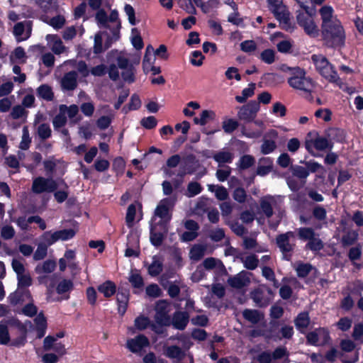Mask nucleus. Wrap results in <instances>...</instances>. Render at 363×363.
I'll return each mask as SVG.
<instances>
[{
	"instance_id": "nucleus-1",
	"label": "nucleus",
	"mask_w": 363,
	"mask_h": 363,
	"mask_svg": "<svg viewBox=\"0 0 363 363\" xmlns=\"http://www.w3.org/2000/svg\"><path fill=\"white\" fill-rule=\"evenodd\" d=\"M322 33L326 43L332 47L342 46L345 43V31L340 21L333 16V9L324 6L320 9Z\"/></svg>"
},
{
	"instance_id": "nucleus-2",
	"label": "nucleus",
	"mask_w": 363,
	"mask_h": 363,
	"mask_svg": "<svg viewBox=\"0 0 363 363\" xmlns=\"http://www.w3.org/2000/svg\"><path fill=\"white\" fill-rule=\"evenodd\" d=\"M89 5L93 10H98L96 13V21L100 28H108L111 33V40H116L119 38L121 22L118 18V11L113 10L108 17L106 12L99 9L101 0H89Z\"/></svg>"
},
{
	"instance_id": "nucleus-3",
	"label": "nucleus",
	"mask_w": 363,
	"mask_h": 363,
	"mask_svg": "<svg viewBox=\"0 0 363 363\" xmlns=\"http://www.w3.org/2000/svg\"><path fill=\"white\" fill-rule=\"evenodd\" d=\"M311 60L316 71L323 77L332 83L338 84L340 82V77L337 72L325 57L322 55H313Z\"/></svg>"
},
{
	"instance_id": "nucleus-4",
	"label": "nucleus",
	"mask_w": 363,
	"mask_h": 363,
	"mask_svg": "<svg viewBox=\"0 0 363 363\" xmlns=\"http://www.w3.org/2000/svg\"><path fill=\"white\" fill-rule=\"evenodd\" d=\"M289 69L291 72V76L288 79V83L291 87L306 92L312 91L315 86L314 82L310 77H306L303 69L299 67L289 68Z\"/></svg>"
},
{
	"instance_id": "nucleus-5",
	"label": "nucleus",
	"mask_w": 363,
	"mask_h": 363,
	"mask_svg": "<svg viewBox=\"0 0 363 363\" xmlns=\"http://www.w3.org/2000/svg\"><path fill=\"white\" fill-rule=\"evenodd\" d=\"M174 199L172 198H166L160 201L155 211L152 223L164 225L169 222L171 219L170 210L174 206Z\"/></svg>"
},
{
	"instance_id": "nucleus-6",
	"label": "nucleus",
	"mask_w": 363,
	"mask_h": 363,
	"mask_svg": "<svg viewBox=\"0 0 363 363\" xmlns=\"http://www.w3.org/2000/svg\"><path fill=\"white\" fill-rule=\"evenodd\" d=\"M269 10L273 13L275 18L287 28L290 25V13L286 6L283 4V0H267Z\"/></svg>"
},
{
	"instance_id": "nucleus-7",
	"label": "nucleus",
	"mask_w": 363,
	"mask_h": 363,
	"mask_svg": "<svg viewBox=\"0 0 363 363\" xmlns=\"http://www.w3.org/2000/svg\"><path fill=\"white\" fill-rule=\"evenodd\" d=\"M58 186L59 184L57 183V181H55L50 178L39 177L33 180L32 191L35 194L52 192L57 189Z\"/></svg>"
},
{
	"instance_id": "nucleus-8",
	"label": "nucleus",
	"mask_w": 363,
	"mask_h": 363,
	"mask_svg": "<svg viewBox=\"0 0 363 363\" xmlns=\"http://www.w3.org/2000/svg\"><path fill=\"white\" fill-rule=\"evenodd\" d=\"M155 320L157 324L170 325L171 320L169 316L170 305L166 301H159L155 306Z\"/></svg>"
},
{
	"instance_id": "nucleus-9",
	"label": "nucleus",
	"mask_w": 363,
	"mask_h": 363,
	"mask_svg": "<svg viewBox=\"0 0 363 363\" xmlns=\"http://www.w3.org/2000/svg\"><path fill=\"white\" fill-rule=\"evenodd\" d=\"M297 21L310 36L315 37L318 35L319 30L311 16L300 13L297 16Z\"/></svg>"
},
{
	"instance_id": "nucleus-10",
	"label": "nucleus",
	"mask_w": 363,
	"mask_h": 363,
	"mask_svg": "<svg viewBox=\"0 0 363 363\" xmlns=\"http://www.w3.org/2000/svg\"><path fill=\"white\" fill-rule=\"evenodd\" d=\"M307 342L315 346L323 345L328 342L329 333L325 328H318L307 335Z\"/></svg>"
},
{
	"instance_id": "nucleus-11",
	"label": "nucleus",
	"mask_w": 363,
	"mask_h": 363,
	"mask_svg": "<svg viewBox=\"0 0 363 363\" xmlns=\"http://www.w3.org/2000/svg\"><path fill=\"white\" fill-rule=\"evenodd\" d=\"M148 339L143 335H139L127 340V348L133 353L140 352L143 348L149 346Z\"/></svg>"
},
{
	"instance_id": "nucleus-12",
	"label": "nucleus",
	"mask_w": 363,
	"mask_h": 363,
	"mask_svg": "<svg viewBox=\"0 0 363 363\" xmlns=\"http://www.w3.org/2000/svg\"><path fill=\"white\" fill-rule=\"evenodd\" d=\"M306 147L309 152H313L315 149L316 150L323 151L328 148H331L332 145L329 140L323 136H317L315 138L307 140Z\"/></svg>"
},
{
	"instance_id": "nucleus-13",
	"label": "nucleus",
	"mask_w": 363,
	"mask_h": 363,
	"mask_svg": "<svg viewBox=\"0 0 363 363\" xmlns=\"http://www.w3.org/2000/svg\"><path fill=\"white\" fill-rule=\"evenodd\" d=\"M13 33L18 42L27 40L31 33L30 22L25 21L16 23L13 27Z\"/></svg>"
},
{
	"instance_id": "nucleus-14",
	"label": "nucleus",
	"mask_w": 363,
	"mask_h": 363,
	"mask_svg": "<svg viewBox=\"0 0 363 363\" xmlns=\"http://www.w3.org/2000/svg\"><path fill=\"white\" fill-rule=\"evenodd\" d=\"M250 273L242 271L234 277H231L228 279V284L236 289H241L247 286L250 283Z\"/></svg>"
},
{
	"instance_id": "nucleus-15",
	"label": "nucleus",
	"mask_w": 363,
	"mask_h": 363,
	"mask_svg": "<svg viewBox=\"0 0 363 363\" xmlns=\"http://www.w3.org/2000/svg\"><path fill=\"white\" fill-rule=\"evenodd\" d=\"M48 45L55 55H60L67 51L60 38L57 35L48 34L45 37Z\"/></svg>"
},
{
	"instance_id": "nucleus-16",
	"label": "nucleus",
	"mask_w": 363,
	"mask_h": 363,
	"mask_svg": "<svg viewBox=\"0 0 363 363\" xmlns=\"http://www.w3.org/2000/svg\"><path fill=\"white\" fill-rule=\"evenodd\" d=\"M293 238V233L288 232L285 234L279 235L277 238V245L283 253H286L292 250L294 243L291 242V240Z\"/></svg>"
},
{
	"instance_id": "nucleus-17",
	"label": "nucleus",
	"mask_w": 363,
	"mask_h": 363,
	"mask_svg": "<svg viewBox=\"0 0 363 363\" xmlns=\"http://www.w3.org/2000/svg\"><path fill=\"white\" fill-rule=\"evenodd\" d=\"M278 199L267 196L263 197L260 201V206L263 213L267 218H270L273 214V208L276 207Z\"/></svg>"
},
{
	"instance_id": "nucleus-18",
	"label": "nucleus",
	"mask_w": 363,
	"mask_h": 363,
	"mask_svg": "<svg viewBox=\"0 0 363 363\" xmlns=\"http://www.w3.org/2000/svg\"><path fill=\"white\" fill-rule=\"evenodd\" d=\"M189 318L187 313L177 311L174 313L171 323L176 329L184 330L189 322Z\"/></svg>"
},
{
	"instance_id": "nucleus-19",
	"label": "nucleus",
	"mask_w": 363,
	"mask_h": 363,
	"mask_svg": "<svg viewBox=\"0 0 363 363\" xmlns=\"http://www.w3.org/2000/svg\"><path fill=\"white\" fill-rule=\"evenodd\" d=\"M272 363H288L289 353L284 347L277 348L274 352L271 354Z\"/></svg>"
},
{
	"instance_id": "nucleus-20",
	"label": "nucleus",
	"mask_w": 363,
	"mask_h": 363,
	"mask_svg": "<svg viewBox=\"0 0 363 363\" xmlns=\"http://www.w3.org/2000/svg\"><path fill=\"white\" fill-rule=\"evenodd\" d=\"M154 49L151 45H148L146 48V52L143 62V67L145 73H148L150 72V67H152L155 63V57L152 55Z\"/></svg>"
},
{
	"instance_id": "nucleus-21",
	"label": "nucleus",
	"mask_w": 363,
	"mask_h": 363,
	"mask_svg": "<svg viewBox=\"0 0 363 363\" xmlns=\"http://www.w3.org/2000/svg\"><path fill=\"white\" fill-rule=\"evenodd\" d=\"M10 61L12 64H23L26 62L27 56L22 47H17L10 55Z\"/></svg>"
},
{
	"instance_id": "nucleus-22",
	"label": "nucleus",
	"mask_w": 363,
	"mask_h": 363,
	"mask_svg": "<svg viewBox=\"0 0 363 363\" xmlns=\"http://www.w3.org/2000/svg\"><path fill=\"white\" fill-rule=\"evenodd\" d=\"M216 118V113L211 110H203L200 114V117H195L194 123L196 125H205L209 121H213Z\"/></svg>"
},
{
	"instance_id": "nucleus-23",
	"label": "nucleus",
	"mask_w": 363,
	"mask_h": 363,
	"mask_svg": "<svg viewBox=\"0 0 363 363\" xmlns=\"http://www.w3.org/2000/svg\"><path fill=\"white\" fill-rule=\"evenodd\" d=\"M77 86V73L69 72L62 79V86L67 90H72Z\"/></svg>"
},
{
	"instance_id": "nucleus-24",
	"label": "nucleus",
	"mask_w": 363,
	"mask_h": 363,
	"mask_svg": "<svg viewBox=\"0 0 363 363\" xmlns=\"http://www.w3.org/2000/svg\"><path fill=\"white\" fill-rule=\"evenodd\" d=\"M98 291L106 298H109L116 293V286L113 282L106 281L98 286Z\"/></svg>"
},
{
	"instance_id": "nucleus-25",
	"label": "nucleus",
	"mask_w": 363,
	"mask_h": 363,
	"mask_svg": "<svg viewBox=\"0 0 363 363\" xmlns=\"http://www.w3.org/2000/svg\"><path fill=\"white\" fill-rule=\"evenodd\" d=\"M116 300L118 305V312L121 315H123L126 311L129 300L128 292L127 291L118 292L116 295Z\"/></svg>"
},
{
	"instance_id": "nucleus-26",
	"label": "nucleus",
	"mask_w": 363,
	"mask_h": 363,
	"mask_svg": "<svg viewBox=\"0 0 363 363\" xmlns=\"http://www.w3.org/2000/svg\"><path fill=\"white\" fill-rule=\"evenodd\" d=\"M207 246L204 245H194L189 252L191 259L198 261L201 259L206 253Z\"/></svg>"
},
{
	"instance_id": "nucleus-27",
	"label": "nucleus",
	"mask_w": 363,
	"mask_h": 363,
	"mask_svg": "<svg viewBox=\"0 0 363 363\" xmlns=\"http://www.w3.org/2000/svg\"><path fill=\"white\" fill-rule=\"evenodd\" d=\"M34 321L36 325L37 336L38 338H41L45 334L47 328L46 319L42 313H39Z\"/></svg>"
},
{
	"instance_id": "nucleus-28",
	"label": "nucleus",
	"mask_w": 363,
	"mask_h": 363,
	"mask_svg": "<svg viewBox=\"0 0 363 363\" xmlns=\"http://www.w3.org/2000/svg\"><path fill=\"white\" fill-rule=\"evenodd\" d=\"M194 4L200 7L205 13L210 12L212 9L218 7L219 0H208L206 2H202V0H193Z\"/></svg>"
},
{
	"instance_id": "nucleus-29",
	"label": "nucleus",
	"mask_w": 363,
	"mask_h": 363,
	"mask_svg": "<svg viewBox=\"0 0 363 363\" xmlns=\"http://www.w3.org/2000/svg\"><path fill=\"white\" fill-rule=\"evenodd\" d=\"M243 317L249 322L255 324L263 319V315L256 310L246 309L242 313Z\"/></svg>"
},
{
	"instance_id": "nucleus-30",
	"label": "nucleus",
	"mask_w": 363,
	"mask_h": 363,
	"mask_svg": "<svg viewBox=\"0 0 363 363\" xmlns=\"http://www.w3.org/2000/svg\"><path fill=\"white\" fill-rule=\"evenodd\" d=\"M57 183L59 184L57 189H60L55 193L54 196L57 202L62 203L68 196V186L62 180L57 181Z\"/></svg>"
},
{
	"instance_id": "nucleus-31",
	"label": "nucleus",
	"mask_w": 363,
	"mask_h": 363,
	"mask_svg": "<svg viewBox=\"0 0 363 363\" xmlns=\"http://www.w3.org/2000/svg\"><path fill=\"white\" fill-rule=\"evenodd\" d=\"M164 354L170 359L180 360L183 358L184 353L182 350L177 346H169L165 349Z\"/></svg>"
},
{
	"instance_id": "nucleus-32",
	"label": "nucleus",
	"mask_w": 363,
	"mask_h": 363,
	"mask_svg": "<svg viewBox=\"0 0 363 363\" xmlns=\"http://www.w3.org/2000/svg\"><path fill=\"white\" fill-rule=\"evenodd\" d=\"M137 207L140 208V205L139 203H132L128 208L125 220L128 228H132L133 225L134 220L136 218Z\"/></svg>"
},
{
	"instance_id": "nucleus-33",
	"label": "nucleus",
	"mask_w": 363,
	"mask_h": 363,
	"mask_svg": "<svg viewBox=\"0 0 363 363\" xmlns=\"http://www.w3.org/2000/svg\"><path fill=\"white\" fill-rule=\"evenodd\" d=\"M208 189L211 192H214L216 197L218 200L224 201L228 196V193L226 189L223 186L208 184Z\"/></svg>"
},
{
	"instance_id": "nucleus-34",
	"label": "nucleus",
	"mask_w": 363,
	"mask_h": 363,
	"mask_svg": "<svg viewBox=\"0 0 363 363\" xmlns=\"http://www.w3.org/2000/svg\"><path fill=\"white\" fill-rule=\"evenodd\" d=\"M156 225L157 224L153 223L151 224L150 241L153 245L158 247L162 244L164 235L161 233L156 232Z\"/></svg>"
},
{
	"instance_id": "nucleus-35",
	"label": "nucleus",
	"mask_w": 363,
	"mask_h": 363,
	"mask_svg": "<svg viewBox=\"0 0 363 363\" xmlns=\"http://www.w3.org/2000/svg\"><path fill=\"white\" fill-rule=\"evenodd\" d=\"M162 270V262L156 256L153 257L152 262L148 267V272L151 276L158 275Z\"/></svg>"
},
{
	"instance_id": "nucleus-36",
	"label": "nucleus",
	"mask_w": 363,
	"mask_h": 363,
	"mask_svg": "<svg viewBox=\"0 0 363 363\" xmlns=\"http://www.w3.org/2000/svg\"><path fill=\"white\" fill-rule=\"evenodd\" d=\"M310 322L308 314L307 313H300L295 320V325L300 331L304 330Z\"/></svg>"
},
{
	"instance_id": "nucleus-37",
	"label": "nucleus",
	"mask_w": 363,
	"mask_h": 363,
	"mask_svg": "<svg viewBox=\"0 0 363 363\" xmlns=\"http://www.w3.org/2000/svg\"><path fill=\"white\" fill-rule=\"evenodd\" d=\"M255 89V84L251 83L248 85V87L245 88L242 91L241 96H237L235 99L239 103H244L247 98L251 97L254 93Z\"/></svg>"
},
{
	"instance_id": "nucleus-38",
	"label": "nucleus",
	"mask_w": 363,
	"mask_h": 363,
	"mask_svg": "<svg viewBox=\"0 0 363 363\" xmlns=\"http://www.w3.org/2000/svg\"><path fill=\"white\" fill-rule=\"evenodd\" d=\"M56 263L53 260H46L42 264H39L36 267L38 273H51L55 270Z\"/></svg>"
},
{
	"instance_id": "nucleus-39",
	"label": "nucleus",
	"mask_w": 363,
	"mask_h": 363,
	"mask_svg": "<svg viewBox=\"0 0 363 363\" xmlns=\"http://www.w3.org/2000/svg\"><path fill=\"white\" fill-rule=\"evenodd\" d=\"M73 289V282L69 279H62L60 281L56 288V291L59 294L69 292Z\"/></svg>"
},
{
	"instance_id": "nucleus-40",
	"label": "nucleus",
	"mask_w": 363,
	"mask_h": 363,
	"mask_svg": "<svg viewBox=\"0 0 363 363\" xmlns=\"http://www.w3.org/2000/svg\"><path fill=\"white\" fill-rule=\"evenodd\" d=\"M213 159L219 164L230 163L233 161V155L228 151H221L214 155Z\"/></svg>"
},
{
	"instance_id": "nucleus-41",
	"label": "nucleus",
	"mask_w": 363,
	"mask_h": 363,
	"mask_svg": "<svg viewBox=\"0 0 363 363\" xmlns=\"http://www.w3.org/2000/svg\"><path fill=\"white\" fill-rule=\"evenodd\" d=\"M277 147L276 142L274 140L264 138L263 143L261 146V152L264 155H268L272 152Z\"/></svg>"
},
{
	"instance_id": "nucleus-42",
	"label": "nucleus",
	"mask_w": 363,
	"mask_h": 363,
	"mask_svg": "<svg viewBox=\"0 0 363 363\" xmlns=\"http://www.w3.org/2000/svg\"><path fill=\"white\" fill-rule=\"evenodd\" d=\"M37 93L39 97L48 101L51 100L53 96L51 88L46 84L40 86L37 89Z\"/></svg>"
},
{
	"instance_id": "nucleus-43",
	"label": "nucleus",
	"mask_w": 363,
	"mask_h": 363,
	"mask_svg": "<svg viewBox=\"0 0 363 363\" xmlns=\"http://www.w3.org/2000/svg\"><path fill=\"white\" fill-rule=\"evenodd\" d=\"M40 242L45 245L46 247L50 246L53 245L55 242H57L56 236L54 232L52 231H46L45 232L40 238Z\"/></svg>"
},
{
	"instance_id": "nucleus-44",
	"label": "nucleus",
	"mask_w": 363,
	"mask_h": 363,
	"mask_svg": "<svg viewBox=\"0 0 363 363\" xmlns=\"http://www.w3.org/2000/svg\"><path fill=\"white\" fill-rule=\"evenodd\" d=\"M244 267L248 269H255L258 265V259L254 255H248L242 258Z\"/></svg>"
},
{
	"instance_id": "nucleus-45",
	"label": "nucleus",
	"mask_w": 363,
	"mask_h": 363,
	"mask_svg": "<svg viewBox=\"0 0 363 363\" xmlns=\"http://www.w3.org/2000/svg\"><path fill=\"white\" fill-rule=\"evenodd\" d=\"M54 233L56 236L57 241L68 240L72 238L75 235V232L72 229H65V230H58V231H55Z\"/></svg>"
},
{
	"instance_id": "nucleus-46",
	"label": "nucleus",
	"mask_w": 363,
	"mask_h": 363,
	"mask_svg": "<svg viewBox=\"0 0 363 363\" xmlns=\"http://www.w3.org/2000/svg\"><path fill=\"white\" fill-rule=\"evenodd\" d=\"M201 191H202V187L200 185V184H199L196 182H191L187 186V190H186V195L188 197H193V196H195L196 195L200 194L201 192Z\"/></svg>"
},
{
	"instance_id": "nucleus-47",
	"label": "nucleus",
	"mask_w": 363,
	"mask_h": 363,
	"mask_svg": "<svg viewBox=\"0 0 363 363\" xmlns=\"http://www.w3.org/2000/svg\"><path fill=\"white\" fill-rule=\"evenodd\" d=\"M46 22L48 25L57 30L62 28V26L65 25V18L62 15H57L48 19L46 21Z\"/></svg>"
},
{
	"instance_id": "nucleus-48",
	"label": "nucleus",
	"mask_w": 363,
	"mask_h": 363,
	"mask_svg": "<svg viewBox=\"0 0 363 363\" xmlns=\"http://www.w3.org/2000/svg\"><path fill=\"white\" fill-rule=\"evenodd\" d=\"M31 139L30 138L29 131L27 127H23L22 130L21 141L19 145V147L21 150H28L30 146Z\"/></svg>"
},
{
	"instance_id": "nucleus-49",
	"label": "nucleus",
	"mask_w": 363,
	"mask_h": 363,
	"mask_svg": "<svg viewBox=\"0 0 363 363\" xmlns=\"http://www.w3.org/2000/svg\"><path fill=\"white\" fill-rule=\"evenodd\" d=\"M60 111H63L66 116H67L70 119H73L77 114L79 108L77 105H71L69 106L61 105L60 106Z\"/></svg>"
},
{
	"instance_id": "nucleus-50",
	"label": "nucleus",
	"mask_w": 363,
	"mask_h": 363,
	"mask_svg": "<svg viewBox=\"0 0 363 363\" xmlns=\"http://www.w3.org/2000/svg\"><path fill=\"white\" fill-rule=\"evenodd\" d=\"M312 267L309 264L298 263L295 266V269L298 277H305L311 272Z\"/></svg>"
},
{
	"instance_id": "nucleus-51",
	"label": "nucleus",
	"mask_w": 363,
	"mask_h": 363,
	"mask_svg": "<svg viewBox=\"0 0 363 363\" xmlns=\"http://www.w3.org/2000/svg\"><path fill=\"white\" fill-rule=\"evenodd\" d=\"M203 265L206 269H219L223 267L222 262L219 259L213 257L206 258L203 262Z\"/></svg>"
},
{
	"instance_id": "nucleus-52",
	"label": "nucleus",
	"mask_w": 363,
	"mask_h": 363,
	"mask_svg": "<svg viewBox=\"0 0 363 363\" xmlns=\"http://www.w3.org/2000/svg\"><path fill=\"white\" fill-rule=\"evenodd\" d=\"M131 42L134 48L137 50H140L143 47V40L136 28L132 29Z\"/></svg>"
},
{
	"instance_id": "nucleus-53",
	"label": "nucleus",
	"mask_w": 363,
	"mask_h": 363,
	"mask_svg": "<svg viewBox=\"0 0 363 363\" xmlns=\"http://www.w3.org/2000/svg\"><path fill=\"white\" fill-rule=\"evenodd\" d=\"M179 6L182 9L185 10L188 13L196 14V9L194 5V2L193 0H179Z\"/></svg>"
},
{
	"instance_id": "nucleus-54",
	"label": "nucleus",
	"mask_w": 363,
	"mask_h": 363,
	"mask_svg": "<svg viewBox=\"0 0 363 363\" xmlns=\"http://www.w3.org/2000/svg\"><path fill=\"white\" fill-rule=\"evenodd\" d=\"M260 58L264 62L270 65L275 60L274 51L271 49H267L260 54Z\"/></svg>"
},
{
	"instance_id": "nucleus-55",
	"label": "nucleus",
	"mask_w": 363,
	"mask_h": 363,
	"mask_svg": "<svg viewBox=\"0 0 363 363\" xmlns=\"http://www.w3.org/2000/svg\"><path fill=\"white\" fill-rule=\"evenodd\" d=\"M129 281L135 288H141L143 286V278L136 272H131L129 276Z\"/></svg>"
},
{
	"instance_id": "nucleus-56",
	"label": "nucleus",
	"mask_w": 363,
	"mask_h": 363,
	"mask_svg": "<svg viewBox=\"0 0 363 363\" xmlns=\"http://www.w3.org/2000/svg\"><path fill=\"white\" fill-rule=\"evenodd\" d=\"M67 64H70L72 66L76 67L79 73H81L84 77H86L89 71L87 68L86 63L83 61H79L75 64V62L72 60H69L66 62Z\"/></svg>"
},
{
	"instance_id": "nucleus-57",
	"label": "nucleus",
	"mask_w": 363,
	"mask_h": 363,
	"mask_svg": "<svg viewBox=\"0 0 363 363\" xmlns=\"http://www.w3.org/2000/svg\"><path fill=\"white\" fill-rule=\"evenodd\" d=\"M200 108V104L196 101H190L186 104V106L183 109V113L185 116L191 117L194 115L193 110Z\"/></svg>"
},
{
	"instance_id": "nucleus-58",
	"label": "nucleus",
	"mask_w": 363,
	"mask_h": 363,
	"mask_svg": "<svg viewBox=\"0 0 363 363\" xmlns=\"http://www.w3.org/2000/svg\"><path fill=\"white\" fill-rule=\"evenodd\" d=\"M238 127V123L232 118L226 119L223 122V129L227 133L233 132Z\"/></svg>"
},
{
	"instance_id": "nucleus-59",
	"label": "nucleus",
	"mask_w": 363,
	"mask_h": 363,
	"mask_svg": "<svg viewBox=\"0 0 363 363\" xmlns=\"http://www.w3.org/2000/svg\"><path fill=\"white\" fill-rule=\"evenodd\" d=\"M141 106V101L138 96L137 95H133L130 99V101L128 104V108H127L125 106L123 108V111H124L125 113L129 110H137Z\"/></svg>"
},
{
	"instance_id": "nucleus-60",
	"label": "nucleus",
	"mask_w": 363,
	"mask_h": 363,
	"mask_svg": "<svg viewBox=\"0 0 363 363\" xmlns=\"http://www.w3.org/2000/svg\"><path fill=\"white\" fill-rule=\"evenodd\" d=\"M67 123V116L63 111L60 113L54 118L52 121L53 126L55 128H60L63 127Z\"/></svg>"
},
{
	"instance_id": "nucleus-61",
	"label": "nucleus",
	"mask_w": 363,
	"mask_h": 363,
	"mask_svg": "<svg viewBox=\"0 0 363 363\" xmlns=\"http://www.w3.org/2000/svg\"><path fill=\"white\" fill-rule=\"evenodd\" d=\"M150 325V320L148 318L140 315L135 320V327L140 330H143Z\"/></svg>"
},
{
	"instance_id": "nucleus-62",
	"label": "nucleus",
	"mask_w": 363,
	"mask_h": 363,
	"mask_svg": "<svg viewBox=\"0 0 363 363\" xmlns=\"http://www.w3.org/2000/svg\"><path fill=\"white\" fill-rule=\"evenodd\" d=\"M358 238V233L356 231L348 232L342 237V243L344 245H351L354 244Z\"/></svg>"
},
{
	"instance_id": "nucleus-63",
	"label": "nucleus",
	"mask_w": 363,
	"mask_h": 363,
	"mask_svg": "<svg viewBox=\"0 0 363 363\" xmlns=\"http://www.w3.org/2000/svg\"><path fill=\"white\" fill-rule=\"evenodd\" d=\"M48 252V247L45 245L40 242L38 245L37 250H35L33 258L35 260L43 259L46 255Z\"/></svg>"
},
{
	"instance_id": "nucleus-64",
	"label": "nucleus",
	"mask_w": 363,
	"mask_h": 363,
	"mask_svg": "<svg viewBox=\"0 0 363 363\" xmlns=\"http://www.w3.org/2000/svg\"><path fill=\"white\" fill-rule=\"evenodd\" d=\"M298 236L301 239L308 240V241L315 235L313 230L310 228H300L298 230Z\"/></svg>"
}]
</instances>
